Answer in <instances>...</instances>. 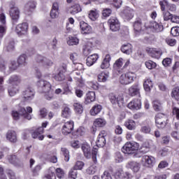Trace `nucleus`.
I'll return each instance as SVG.
<instances>
[{
  "label": "nucleus",
  "instance_id": "nucleus-1",
  "mask_svg": "<svg viewBox=\"0 0 179 179\" xmlns=\"http://www.w3.org/2000/svg\"><path fill=\"white\" fill-rule=\"evenodd\" d=\"M35 61L39 65V66H43L44 68L52 66V64H54L52 62V60L41 55H37L36 56H35Z\"/></svg>",
  "mask_w": 179,
  "mask_h": 179
},
{
  "label": "nucleus",
  "instance_id": "nucleus-2",
  "mask_svg": "<svg viewBox=\"0 0 179 179\" xmlns=\"http://www.w3.org/2000/svg\"><path fill=\"white\" fill-rule=\"evenodd\" d=\"M138 149H139V144L137 143L129 142L122 147V150L125 155H133V153H135Z\"/></svg>",
  "mask_w": 179,
  "mask_h": 179
},
{
  "label": "nucleus",
  "instance_id": "nucleus-3",
  "mask_svg": "<svg viewBox=\"0 0 179 179\" xmlns=\"http://www.w3.org/2000/svg\"><path fill=\"white\" fill-rule=\"evenodd\" d=\"M40 93H48L51 90V84L45 80H40L37 83Z\"/></svg>",
  "mask_w": 179,
  "mask_h": 179
},
{
  "label": "nucleus",
  "instance_id": "nucleus-4",
  "mask_svg": "<svg viewBox=\"0 0 179 179\" xmlns=\"http://www.w3.org/2000/svg\"><path fill=\"white\" fill-rule=\"evenodd\" d=\"M134 79H135V73L129 72L120 76V82L121 85H129V83H132Z\"/></svg>",
  "mask_w": 179,
  "mask_h": 179
},
{
  "label": "nucleus",
  "instance_id": "nucleus-5",
  "mask_svg": "<svg viewBox=\"0 0 179 179\" xmlns=\"http://www.w3.org/2000/svg\"><path fill=\"white\" fill-rule=\"evenodd\" d=\"M109 99L112 104L117 105L118 107H122L124 104V98L122 96L111 93L109 94Z\"/></svg>",
  "mask_w": 179,
  "mask_h": 179
},
{
  "label": "nucleus",
  "instance_id": "nucleus-6",
  "mask_svg": "<svg viewBox=\"0 0 179 179\" xmlns=\"http://www.w3.org/2000/svg\"><path fill=\"white\" fill-rule=\"evenodd\" d=\"M166 121H167V117L164 114L159 113L155 117V124L157 128L163 129V128H164L167 124Z\"/></svg>",
  "mask_w": 179,
  "mask_h": 179
},
{
  "label": "nucleus",
  "instance_id": "nucleus-7",
  "mask_svg": "<svg viewBox=\"0 0 179 179\" xmlns=\"http://www.w3.org/2000/svg\"><path fill=\"white\" fill-rule=\"evenodd\" d=\"M108 23L110 26V29L112 31H118L121 27V24H120V21L115 17H110Z\"/></svg>",
  "mask_w": 179,
  "mask_h": 179
},
{
  "label": "nucleus",
  "instance_id": "nucleus-8",
  "mask_svg": "<svg viewBox=\"0 0 179 179\" xmlns=\"http://www.w3.org/2000/svg\"><path fill=\"white\" fill-rule=\"evenodd\" d=\"M34 90L30 87H27L22 92V96L25 101H31L34 99Z\"/></svg>",
  "mask_w": 179,
  "mask_h": 179
},
{
  "label": "nucleus",
  "instance_id": "nucleus-9",
  "mask_svg": "<svg viewBox=\"0 0 179 179\" xmlns=\"http://www.w3.org/2000/svg\"><path fill=\"white\" fill-rule=\"evenodd\" d=\"M28 30L29 24H27V22L19 24L15 27V32L18 36H24V34H27Z\"/></svg>",
  "mask_w": 179,
  "mask_h": 179
},
{
  "label": "nucleus",
  "instance_id": "nucleus-10",
  "mask_svg": "<svg viewBox=\"0 0 179 179\" xmlns=\"http://www.w3.org/2000/svg\"><path fill=\"white\" fill-rule=\"evenodd\" d=\"M146 52L148 54V55H150V57H152V58H155L156 59H159V58H160L163 54L162 50L153 48H147Z\"/></svg>",
  "mask_w": 179,
  "mask_h": 179
},
{
  "label": "nucleus",
  "instance_id": "nucleus-11",
  "mask_svg": "<svg viewBox=\"0 0 179 179\" xmlns=\"http://www.w3.org/2000/svg\"><path fill=\"white\" fill-rule=\"evenodd\" d=\"M10 16L13 20V24H16L20 17V11L17 7H11L10 10Z\"/></svg>",
  "mask_w": 179,
  "mask_h": 179
},
{
  "label": "nucleus",
  "instance_id": "nucleus-12",
  "mask_svg": "<svg viewBox=\"0 0 179 179\" xmlns=\"http://www.w3.org/2000/svg\"><path fill=\"white\" fill-rule=\"evenodd\" d=\"M75 124L73 121H69L64 123L62 129V134L63 135H69V134H72V131H73V127Z\"/></svg>",
  "mask_w": 179,
  "mask_h": 179
},
{
  "label": "nucleus",
  "instance_id": "nucleus-13",
  "mask_svg": "<svg viewBox=\"0 0 179 179\" xmlns=\"http://www.w3.org/2000/svg\"><path fill=\"white\" fill-rule=\"evenodd\" d=\"M7 83L11 85V86H19L22 83V77L17 75H13L8 78Z\"/></svg>",
  "mask_w": 179,
  "mask_h": 179
},
{
  "label": "nucleus",
  "instance_id": "nucleus-14",
  "mask_svg": "<svg viewBox=\"0 0 179 179\" xmlns=\"http://www.w3.org/2000/svg\"><path fill=\"white\" fill-rule=\"evenodd\" d=\"M134 30L136 36H139L142 32V28L143 27V24L142 23V20L138 18L134 22Z\"/></svg>",
  "mask_w": 179,
  "mask_h": 179
},
{
  "label": "nucleus",
  "instance_id": "nucleus-15",
  "mask_svg": "<svg viewBox=\"0 0 179 179\" xmlns=\"http://www.w3.org/2000/svg\"><path fill=\"white\" fill-rule=\"evenodd\" d=\"M106 131H102L101 134H99L96 145L98 148H103L106 145Z\"/></svg>",
  "mask_w": 179,
  "mask_h": 179
},
{
  "label": "nucleus",
  "instance_id": "nucleus-16",
  "mask_svg": "<svg viewBox=\"0 0 179 179\" xmlns=\"http://www.w3.org/2000/svg\"><path fill=\"white\" fill-rule=\"evenodd\" d=\"M70 59L73 62L74 69H80L82 66V64L79 63V55L76 53H72L70 55Z\"/></svg>",
  "mask_w": 179,
  "mask_h": 179
},
{
  "label": "nucleus",
  "instance_id": "nucleus-17",
  "mask_svg": "<svg viewBox=\"0 0 179 179\" xmlns=\"http://www.w3.org/2000/svg\"><path fill=\"white\" fill-rule=\"evenodd\" d=\"M80 27L83 34H90L93 31L92 27L84 21L80 22Z\"/></svg>",
  "mask_w": 179,
  "mask_h": 179
},
{
  "label": "nucleus",
  "instance_id": "nucleus-18",
  "mask_svg": "<svg viewBox=\"0 0 179 179\" xmlns=\"http://www.w3.org/2000/svg\"><path fill=\"white\" fill-rule=\"evenodd\" d=\"M128 108L130 110H141V99H134L127 105Z\"/></svg>",
  "mask_w": 179,
  "mask_h": 179
},
{
  "label": "nucleus",
  "instance_id": "nucleus-19",
  "mask_svg": "<svg viewBox=\"0 0 179 179\" xmlns=\"http://www.w3.org/2000/svg\"><path fill=\"white\" fill-rule=\"evenodd\" d=\"M148 27V29H154V30L157 31V33H160V31H163L164 29L162 24H159L156 21L150 22Z\"/></svg>",
  "mask_w": 179,
  "mask_h": 179
},
{
  "label": "nucleus",
  "instance_id": "nucleus-20",
  "mask_svg": "<svg viewBox=\"0 0 179 179\" xmlns=\"http://www.w3.org/2000/svg\"><path fill=\"white\" fill-rule=\"evenodd\" d=\"M44 134V129L43 127H38L35 131L31 134V136L34 139H38L39 141H43L44 139V136L41 135Z\"/></svg>",
  "mask_w": 179,
  "mask_h": 179
},
{
  "label": "nucleus",
  "instance_id": "nucleus-21",
  "mask_svg": "<svg viewBox=\"0 0 179 179\" xmlns=\"http://www.w3.org/2000/svg\"><path fill=\"white\" fill-rule=\"evenodd\" d=\"M81 149L84 153L85 157L87 159H90L92 157V148L89 144H83Z\"/></svg>",
  "mask_w": 179,
  "mask_h": 179
},
{
  "label": "nucleus",
  "instance_id": "nucleus-22",
  "mask_svg": "<svg viewBox=\"0 0 179 179\" xmlns=\"http://www.w3.org/2000/svg\"><path fill=\"white\" fill-rule=\"evenodd\" d=\"M134 11L132 8L127 7L123 10L122 16L127 20H129L134 17Z\"/></svg>",
  "mask_w": 179,
  "mask_h": 179
},
{
  "label": "nucleus",
  "instance_id": "nucleus-23",
  "mask_svg": "<svg viewBox=\"0 0 179 179\" xmlns=\"http://www.w3.org/2000/svg\"><path fill=\"white\" fill-rule=\"evenodd\" d=\"M142 162L143 163H144L145 166L149 167V166H152V164H154L155 159L152 156L144 155L142 157Z\"/></svg>",
  "mask_w": 179,
  "mask_h": 179
},
{
  "label": "nucleus",
  "instance_id": "nucleus-24",
  "mask_svg": "<svg viewBox=\"0 0 179 179\" xmlns=\"http://www.w3.org/2000/svg\"><path fill=\"white\" fill-rule=\"evenodd\" d=\"M8 141L12 143H16L17 142V135L15 131H8L6 134Z\"/></svg>",
  "mask_w": 179,
  "mask_h": 179
},
{
  "label": "nucleus",
  "instance_id": "nucleus-25",
  "mask_svg": "<svg viewBox=\"0 0 179 179\" xmlns=\"http://www.w3.org/2000/svg\"><path fill=\"white\" fill-rule=\"evenodd\" d=\"M96 100V93L93 91L88 92L86 94V97L85 100V104H90Z\"/></svg>",
  "mask_w": 179,
  "mask_h": 179
},
{
  "label": "nucleus",
  "instance_id": "nucleus-26",
  "mask_svg": "<svg viewBox=\"0 0 179 179\" xmlns=\"http://www.w3.org/2000/svg\"><path fill=\"white\" fill-rule=\"evenodd\" d=\"M110 61H111V56L109 54L106 55L101 64V69H108V68H110Z\"/></svg>",
  "mask_w": 179,
  "mask_h": 179
},
{
  "label": "nucleus",
  "instance_id": "nucleus-27",
  "mask_svg": "<svg viewBox=\"0 0 179 179\" xmlns=\"http://www.w3.org/2000/svg\"><path fill=\"white\" fill-rule=\"evenodd\" d=\"M20 91L19 86L17 85H10L8 87V94L10 97H13V96H16Z\"/></svg>",
  "mask_w": 179,
  "mask_h": 179
},
{
  "label": "nucleus",
  "instance_id": "nucleus-28",
  "mask_svg": "<svg viewBox=\"0 0 179 179\" xmlns=\"http://www.w3.org/2000/svg\"><path fill=\"white\" fill-rule=\"evenodd\" d=\"M127 166L129 167V169H131V170H132V171H134V173H138V171H139V169H141V164L135 161H131L128 162Z\"/></svg>",
  "mask_w": 179,
  "mask_h": 179
},
{
  "label": "nucleus",
  "instance_id": "nucleus-29",
  "mask_svg": "<svg viewBox=\"0 0 179 179\" xmlns=\"http://www.w3.org/2000/svg\"><path fill=\"white\" fill-rule=\"evenodd\" d=\"M139 90H141V89L139 88V86L138 85H134L133 86H131L130 88H129V94L130 96H141V94L139 92Z\"/></svg>",
  "mask_w": 179,
  "mask_h": 179
},
{
  "label": "nucleus",
  "instance_id": "nucleus-30",
  "mask_svg": "<svg viewBox=\"0 0 179 179\" xmlns=\"http://www.w3.org/2000/svg\"><path fill=\"white\" fill-rule=\"evenodd\" d=\"M121 51L123 54L130 55V54H132V45H131V43L122 45L121 47Z\"/></svg>",
  "mask_w": 179,
  "mask_h": 179
},
{
  "label": "nucleus",
  "instance_id": "nucleus-31",
  "mask_svg": "<svg viewBox=\"0 0 179 179\" xmlns=\"http://www.w3.org/2000/svg\"><path fill=\"white\" fill-rule=\"evenodd\" d=\"M99 59V55L97 54H94L89 56L87 58V66H92Z\"/></svg>",
  "mask_w": 179,
  "mask_h": 179
},
{
  "label": "nucleus",
  "instance_id": "nucleus-32",
  "mask_svg": "<svg viewBox=\"0 0 179 179\" xmlns=\"http://www.w3.org/2000/svg\"><path fill=\"white\" fill-rule=\"evenodd\" d=\"M101 110H103V106L100 104H96L90 110V114L93 116L97 115V114L101 113Z\"/></svg>",
  "mask_w": 179,
  "mask_h": 179
},
{
  "label": "nucleus",
  "instance_id": "nucleus-33",
  "mask_svg": "<svg viewBox=\"0 0 179 179\" xmlns=\"http://www.w3.org/2000/svg\"><path fill=\"white\" fill-rule=\"evenodd\" d=\"M106 124H107V122H106V120L103 118H97L94 122V125L96 127V128H101L105 127Z\"/></svg>",
  "mask_w": 179,
  "mask_h": 179
},
{
  "label": "nucleus",
  "instance_id": "nucleus-34",
  "mask_svg": "<svg viewBox=\"0 0 179 179\" xmlns=\"http://www.w3.org/2000/svg\"><path fill=\"white\" fill-rule=\"evenodd\" d=\"M17 63L20 66H26L27 65V55H21L17 59Z\"/></svg>",
  "mask_w": 179,
  "mask_h": 179
},
{
  "label": "nucleus",
  "instance_id": "nucleus-35",
  "mask_svg": "<svg viewBox=\"0 0 179 179\" xmlns=\"http://www.w3.org/2000/svg\"><path fill=\"white\" fill-rule=\"evenodd\" d=\"M50 171H55V173L57 176V178L59 179L64 178V177L65 176L64 171L60 168H57V169H55V168H54V167H50Z\"/></svg>",
  "mask_w": 179,
  "mask_h": 179
},
{
  "label": "nucleus",
  "instance_id": "nucleus-36",
  "mask_svg": "<svg viewBox=\"0 0 179 179\" xmlns=\"http://www.w3.org/2000/svg\"><path fill=\"white\" fill-rule=\"evenodd\" d=\"M20 115H22L25 118L26 120H31V115H30L29 113H27V110H26V108L23 107H20L19 109Z\"/></svg>",
  "mask_w": 179,
  "mask_h": 179
},
{
  "label": "nucleus",
  "instance_id": "nucleus-37",
  "mask_svg": "<svg viewBox=\"0 0 179 179\" xmlns=\"http://www.w3.org/2000/svg\"><path fill=\"white\" fill-rule=\"evenodd\" d=\"M110 73L108 71L102 72L98 76V80L99 82H107Z\"/></svg>",
  "mask_w": 179,
  "mask_h": 179
},
{
  "label": "nucleus",
  "instance_id": "nucleus-38",
  "mask_svg": "<svg viewBox=\"0 0 179 179\" xmlns=\"http://www.w3.org/2000/svg\"><path fill=\"white\" fill-rule=\"evenodd\" d=\"M79 12H82V8L79 4H75L70 8L71 15H76V13H79Z\"/></svg>",
  "mask_w": 179,
  "mask_h": 179
},
{
  "label": "nucleus",
  "instance_id": "nucleus-39",
  "mask_svg": "<svg viewBox=\"0 0 179 179\" xmlns=\"http://www.w3.org/2000/svg\"><path fill=\"white\" fill-rule=\"evenodd\" d=\"M71 114H72L71 108L68 106H64L62 110V117L64 118H69V117H71Z\"/></svg>",
  "mask_w": 179,
  "mask_h": 179
},
{
  "label": "nucleus",
  "instance_id": "nucleus-40",
  "mask_svg": "<svg viewBox=\"0 0 179 179\" xmlns=\"http://www.w3.org/2000/svg\"><path fill=\"white\" fill-rule=\"evenodd\" d=\"M135 121L132 120H127L124 122V127H126V128H127V129H129L130 131H134V129H135Z\"/></svg>",
  "mask_w": 179,
  "mask_h": 179
},
{
  "label": "nucleus",
  "instance_id": "nucleus-41",
  "mask_svg": "<svg viewBox=\"0 0 179 179\" xmlns=\"http://www.w3.org/2000/svg\"><path fill=\"white\" fill-rule=\"evenodd\" d=\"M143 87L145 92H150L151 89L153 87V83L150 79H147L143 83Z\"/></svg>",
  "mask_w": 179,
  "mask_h": 179
},
{
  "label": "nucleus",
  "instance_id": "nucleus-42",
  "mask_svg": "<svg viewBox=\"0 0 179 179\" xmlns=\"http://www.w3.org/2000/svg\"><path fill=\"white\" fill-rule=\"evenodd\" d=\"M54 79H55L57 82H63V80H65V75L62 72V69H60L58 73L54 76Z\"/></svg>",
  "mask_w": 179,
  "mask_h": 179
},
{
  "label": "nucleus",
  "instance_id": "nucleus-43",
  "mask_svg": "<svg viewBox=\"0 0 179 179\" xmlns=\"http://www.w3.org/2000/svg\"><path fill=\"white\" fill-rule=\"evenodd\" d=\"M88 16L91 20L94 22L95 20H97V19L99 17V12H97V10H92L90 11Z\"/></svg>",
  "mask_w": 179,
  "mask_h": 179
},
{
  "label": "nucleus",
  "instance_id": "nucleus-44",
  "mask_svg": "<svg viewBox=\"0 0 179 179\" xmlns=\"http://www.w3.org/2000/svg\"><path fill=\"white\" fill-rule=\"evenodd\" d=\"M106 3H108V5H113L115 8H120L122 1H121V0H106Z\"/></svg>",
  "mask_w": 179,
  "mask_h": 179
},
{
  "label": "nucleus",
  "instance_id": "nucleus-45",
  "mask_svg": "<svg viewBox=\"0 0 179 179\" xmlns=\"http://www.w3.org/2000/svg\"><path fill=\"white\" fill-rule=\"evenodd\" d=\"M74 110L77 114H82L83 113V106L79 103H73Z\"/></svg>",
  "mask_w": 179,
  "mask_h": 179
},
{
  "label": "nucleus",
  "instance_id": "nucleus-46",
  "mask_svg": "<svg viewBox=\"0 0 179 179\" xmlns=\"http://www.w3.org/2000/svg\"><path fill=\"white\" fill-rule=\"evenodd\" d=\"M69 45H78L79 44V39L76 37L71 36L67 41Z\"/></svg>",
  "mask_w": 179,
  "mask_h": 179
},
{
  "label": "nucleus",
  "instance_id": "nucleus-47",
  "mask_svg": "<svg viewBox=\"0 0 179 179\" xmlns=\"http://www.w3.org/2000/svg\"><path fill=\"white\" fill-rule=\"evenodd\" d=\"M61 152L64 156L65 162H69V150H68V149H66V148H62Z\"/></svg>",
  "mask_w": 179,
  "mask_h": 179
},
{
  "label": "nucleus",
  "instance_id": "nucleus-48",
  "mask_svg": "<svg viewBox=\"0 0 179 179\" xmlns=\"http://www.w3.org/2000/svg\"><path fill=\"white\" fill-rule=\"evenodd\" d=\"M169 4V3L167 0H162V1H159V5L161 6V10L162 12H164V10H166V8L167 9Z\"/></svg>",
  "mask_w": 179,
  "mask_h": 179
},
{
  "label": "nucleus",
  "instance_id": "nucleus-49",
  "mask_svg": "<svg viewBox=\"0 0 179 179\" xmlns=\"http://www.w3.org/2000/svg\"><path fill=\"white\" fill-rule=\"evenodd\" d=\"M145 66L148 68V69H155V68L157 66V64L155 62L149 60L145 62Z\"/></svg>",
  "mask_w": 179,
  "mask_h": 179
},
{
  "label": "nucleus",
  "instance_id": "nucleus-50",
  "mask_svg": "<svg viewBox=\"0 0 179 179\" xmlns=\"http://www.w3.org/2000/svg\"><path fill=\"white\" fill-rule=\"evenodd\" d=\"M85 166V163L82 161H77L73 168L75 170H82Z\"/></svg>",
  "mask_w": 179,
  "mask_h": 179
},
{
  "label": "nucleus",
  "instance_id": "nucleus-51",
  "mask_svg": "<svg viewBox=\"0 0 179 179\" xmlns=\"http://www.w3.org/2000/svg\"><path fill=\"white\" fill-rule=\"evenodd\" d=\"M7 159L11 164H16V163H17V157H16V155H8Z\"/></svg>",
  "mask_w": 179,
  "mask_h": 179
},
{
  "label": "nucleus",
  "instance_id": "nucleus-52",
  "mask_svg": "<svg viewBox=\"0 0 179 179\" xmlns=\"http://www.w3.org/2000/svg\"><path fill=\"white\" fill-rule=\"evenodd\" d=\"M171 34L173 37H178L179 36V27H173L171 29Z\"/></svg>",
  "mask_w": 179,
  "mask_h": 179
},
{
  "label": "nucleus",
  "instance_id": "nucleus-53",
  "mask_svg": "<svg viewBox=\"0 0 179 179\" xmlns=\"http://www.w3.org/2000/svg\"><path fill=\"white\" fill-rule=\"evenodd\" d=\"M153 108L155 111H160L162 110V104L158 101H153Z\"/></svg>",
  "mask_w": 179,
  "mask_h": 179
},
{
  "label": "nucleus",
  "instance_id": "nucleus-54",
  "mask_svg": "<svg viewBox=\"0 0 179 179\" xmlns=\"http://www.w3.org/2000/svg\"><path fill=\"white\" fill-rule=\"evenodd\" d=\"M77 176H78V170L75 169V168H72L69 173V177L76 178Z\"/></svg>",
  "mask_w": 179,
  "mask_h": 179
},
{
  "label": "nucleus",
  "instance_id": "nucleus-55",
  "mask_svg": "<svg viewBox=\"0 0 179 179\" xmlns=\"http://www.w3.org/2000/svg\"><path fill=\"white\" fill-rule=\"evenodd\" d=\"M163 16H164V20L167 21V20H171V17L173 15L170 13L169 11H164L163 12Z\"/></svg>",
  "mask_w": 179,
  "mask_h": 179
},
{
  "label": "nucleus",
  "instance_id": "nucleus-56",
  "mask_svg": "<svg viewBox=\"0 0 179 179\" xmlns=\"http://www.w3.org/2000/svg\"><path fill=\"white\" fill-rule=\"evenodd\" d=\"M115 160L116 163H120V162H122V160H124V158L122 157L121 152L115 153Z\"/></svg>",
  "mask_w": 179,
  "mask_h": 179
},
{
  "label": "nucleus",
  "instance_id": "nucleus-57",
  "mask_svg": "<svg viewBox=\"0 0 179 179\" xmlns=\"http://www.w3.org/2000/svg\"><path fill=\"white\" fill-rule=\"evenodd\" d=\"M171 96L173 99H178L179 97V88L176 87L173 90Z\"/></svg>",
  "mask_w": 179,
  "mask_h": 179
},
{
  "label": "nucleus",
  "instance_id": "nucleus-58",
  "mask_svg": "<svg viewBox=\"0 0 179 179\" xmlns=\"http://www.w3.org/2000/svg\"><path fill=\"white\" fill-rule=\"evenodd\" d=\"M166 43L171 47H174V45L176 44H177V41H176V39H173V38H166Z\"/></svg>",
  "mask_w": 179,
  "mask_h": 179
},
{
  "label": "nucleus",
  "instance_id": "nucleus-59",
  "mask_svg": "<svg viewBox=\"0 0 179 179\" xmlns=\"http://www.w3.org/2000/svg\"><path fill=\"white\" fill-rule=\"evenodd\" d=\"M113 10H111V9L110 8H105L103 9V12H102V15L104 17H108V16H110V15H111Z\"/></svg>",
  "mask_w": 179,
  "mask_h": 179
},
{
  "label": "nucleus",
  "instance_id": "nucleus-60",
  "mask_svg": "<svg viewBox=\"0 0 179 179\" xmlns=\"http://www.w3.org/2000/svg\"><path fill=\"white\" fill-rule=\"evenodd\" d=\"M13 50H15V41H10L7 46V51L10 52V51H13Z\"/></svg>",
  "mask_w": 179,
  "mask_h": 179
},
{
  "label": "nucleus",
  "instance_id": "nucleus-61",
  "mask_svg": "<svg viewBox=\"0 0 179 179\" xmlns=\"http://www.w3.org/2000/svg\"><path fill=\"white\" fill-rule=\"evenodd\" d=\"M7 176L9 179H16V176L15 175V172L12 170L7 171Z\"/></svg>",
  "mask_w": 179,
  "mask_h": 179
},
{
  "label": "nucleus",
  "instance_id": "nucleus-62",
  "mask_svg": "<svg viewBox=\"0 0 179 179\" xmlns=\"http://www.w3.org/2000/svg\"><path fill=\"white\" fill-rule=\"evenodd\" d=\"M86 173L90 175L94 174V173H96V169H94V166H91L87 169Z\"/></svg>",
  "mask_w": 179,
  "mask_h": 179
},
{
  "label": "nucleus",
  "instance_id": "nucleus-63",
  "mask_svg": "<svg viewBox=\"0 0 179 179\" xmlns=\"http://www.w3.org/2000/svg\"><path fill=\"white\" fill-rule=\"evenodd\" d=\"M102 179H113L111 177V174L108 173V171H104L103 175L101 176Z\"/></svg>",
  "mask_w": 179,
  "mask_h": 179
},
{
  "label": "nucleus",
  "instance_id": "nucleus-64",
  "mask_svg": "<svg viewBox=\"0 0 179 179\" xmlns=\"http://www.w3.org/2000/svg\"><path fill=\"white\" fill-rule=\"evenodd\" d=\"M171 64V59L170 58H165L162 61V65L164 66H169Z\"/></svg>",
  "mask_w": 179,
  "mask_h": 179
}]
</instances>
